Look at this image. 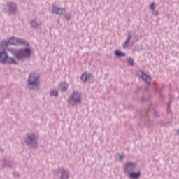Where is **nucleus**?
<instances>
[{
  "label": "nucleus",
  "mask_w": 179,
  "mask_h": 179,
  "mask_svg": "<svg viewBox=\"0 0 179 179\" xmlns=\"http://www.w3.org/2000/svg\"><path fill=\"white\" fill-rule=\"evenodd\" d=\"M20 45V44H23L25 47H29V43L25 42L22 39H17L15 38H10L8 42L3 41L0 45V62L5 64L8 62V64H16V62L13 58H8V55L5 50L8 48V45Z\"/></svg>",
  "instance_id": "1"
},
{
  "label": "nucleus",
  "mask_w": 179,
  "mask_h": 179,
  "mask_svg": "<svg viewBox=\"0 0 179 179\" xmlns=\"http://www.w3.org/2000/svg\"><path fill=\"white\" fill-rule=\"evenodd\" d=\"M31 54V50L30 48H24V49H20L15 52V56L17 58V59H21L23 61V59H25V58H29Z\"/></svg>",
  "instance_id": "2"
},
{
  "label": "nucleus",
  "mask_w": 179,
  "mask_h": 179,
  "mask_svg": "<svg viewBox=\"0 0 179 179\" xmlns=\"http://www.w3.org/2000/svg\"><path fill=\"white\" fill-rule=\"evenodd\" d=\"M27 82L29 86H37L38 85V74L31 73Z\"/></svg>",
  "instance_id": "3"
},
{
  "label": "nucleus",
  "mask_w": 179,
  "mask_h": 179,
  "mask_svg": "<svg viewBox=\"0 0 179 179\" xmlns=\"http://www.w3.org/2000/svg\"><path fill=\"white\" fill-rule=\"evenodd\" d=\"M80 100L81 94H79V92H73L71 97L69 100V103H70V104H75V103H79Z\"/></svg>",
  "instance_id": "4"
},
{
  "label": "nucleus",
  "mask_w": 179,
  "mask_h": 179,
  "mask_svg": "<svg viewBox=\"0 0 179 179\" xmlns=\"http://www.w3.org/2000/svg\"><path fill=\"white\" fill-rule=\"evenodd\" d=\"M138 75L141 76L143 79L147 82V83H150L152 79L151 77L149 75H147L146 73H144L143 71H138Z\"/></svg>",
  "instance_id": "5"
},
{
  "label": "nucleus",
  "mask_w": 179,
  "mask_h": 179,
  "mask_svg": "<svg viewBox=\"0 0 179 179\" xmlns=\"http://www.w3.org/2000/svg\"><path fill=\"white\" fill-rule=\"evenodd\" d=\"M26 142L28 145H34L36 144V137L32 135L27 138Z\"/></svg>",
  "instance_id": "6"
},
{
  "label": "nucleus",
  "mask_w": 179,
  "mask_h": 179,
  "mask_svg": "<svg viewBox=\"0 0 179 179\" xmlns=\"http://www.w3.org/2000/svg\"><path fill=\"white\" fill-rule=\"evenodd\" d=\"M135 166H136L135 164H132L131 162H129V164H127L125 169L127 172H129V171H133Z\"/></svg>",
  "instance_id": "7"
},
{
  "label": "nucleus",
  "mask_w": 179,
  "mask_h": 179,
  "mask_svg": "<svg viewBox=\"0 0 179 179\" xmlns=\"http://www.w3.org/2000/svg\"><path fill=\"white\" fill-rule=\"evenodd\" d=\"M53 12H55V13H57L59 15H61L62 13H64L65 12V9H60L57 6H54L53 7Z\"/></svg>",
  "instance_id": "8"
},
{
  "label": "nucleus",
  "mask_w": 179,
  "mask_h": 179,
  "mask_svg": "<svg viewBox=\"0 0 179 179\" xmlns=\"http://www.w3.org/2000/svg\"><path fill=\"white\" fill-rule=\"evenodd\" d=\"M140 176H141V172L129 173V177H130L131 179H138V178H139Z\"/></svg>",
  "instance_id": "9"
},
{
  "label": "nucleus",
  "mask_w": 179,
  "mask_h": 179,
  "mask_svg": "<svg viewBox=\"0 0 179 179\" xmlns=\"http://www.w3.org/2000/svg\"><path fill=\"white\" fill-rule=\"evenodd\" d=\"M68 87H69V85H67L66 82H62L59 85V87H60L61 90H62L63 92L66 90L68 89Z\"/></svg>",
  "instance_id": "10"
},
{
  "label": "nucleus",
  "mask_w": 179,
  "mask_h": 179,
  "mask_svg": "<svg viewBox=\"0 0 179 179\" xmlns=\"http://www.w3.org/2000/svg\"><path fill=\"white\" fill-rule=\"evenodd\" d=\"M91 75H87V73H83L81 76V80L83 82H86L89 78H90Z\"/></svg>",
  "instance_id": "11"
},
{
  "label": "nucleus",
  "mask_w": 179,
  "mask_h": 179,
  "mask_svg": "<svg viewBox=\"0 0 179 179\" xmlns=\"http://www.w3.org/2000/svg\"><path fill=\"white\" fill-rule=\"evenodd\" d=\"M69 178V174L66 171H62L61 179H67Z\"/></svg>",
  "instance_id": "12"
},
{
  "label": "nucleus",
  "mask_w": 179,
  "mask_h": 179,
  "mask_svg": "<svg viewBox=\"0 0 179 179\" xmlns=\"http://www.w3.org/2000/svg\"><path fill=\"white\" fill-rule=\"evenodd\" d=\"M115 55H118V56H122V55H125L124 52H122V51H120V50H115Z\"/></svg>",
  "instance_id": "13"
},
{
  "label": "nucleus",
  "mask_w": 179,
  "mask_h": 179,
  "mask_svg": "<svg viewBox=\"0 0 179 179\" xmlns=\"http://www.w3.org/2000/svg\"><path fill=\"white\" fill-rule=\"evenodd\" d=\"M131 36L130 35L128 36V38H127V40H126V41H125V43L124 44V47H126L129 44V41L131 40Z\"/></svg>",
  "instance_id": "14"
},
{
  "label": "nucleus",
  "mask_w": 179,
  "mask_h": 179,
  "mask_svg": "<svg viewBox=\"0 0 179 179\" xmlns=\"http://www.w3.org/2000/svg\"><path fill=\"white\" fill-rule=\"evenodd\" d=\"M50 94H52L53 96H58V90H52V92H50Z\"/></svg>",
  "instance_id": "15"
},
{
  "label": "nucleus",
  "mask_w": 179,
  "mask_h": 179,
  "mask_svg": "<svg viewBox=\"0 0 179 179\" xmlns=\"http://www.w3.org/2000/svg\"><path fill=\"white\" fill-rule=\"evenodd\" d=\"M31 26L32 27H34V28H36V27H37V22H36V21H32L31 22Z\"/></svg>",
  "instance_id": "16"
},
{
  "label": "nucleus",
  "mask_w": 179,
  "mask_h": 179,
  "mask_svg": "<svg viewBox=\"0 0 179 179\" xmlns=\"http://www.w3.org/2000/svg\"><path fill=\"white\" fill-rule=\"evenodd\" d=\"M128 62H129V64H131V65H133V64H134V59H133L132 58H129V59H128Z\"/></svg>",
  "instance_id": "17"
},
{
  "label": "nucleus",
  "mask_w": 179,
  "mask_h": 179,
  "mask_svg": "<svg viewBox=\"0 0 179 179\" xmlns=\"http://www.w3.org/2000/svg\"><path fill=\"white\" fill-rule=\"evenodd\" d=\"M155 3H151V5H150L151 9L154 10L155 9Z\"/></svg>",
  "instance_id": "18"
},
{
  "label": "nucleus",
  "mask_w": 179,
  "mask_h": 179,
  "mask_svg": "<svg viewBox=\"0 0 179 179\" xmlns=\"http://www.w3.org/2000/svg\"><path fill=\"white\" fill-rule=\"evenodd\" d=\"M123 157H124L123 155H120V159H123Z\"/></svg>",
  "instance_id": "19"
},
{
  "label": "nucleus",
  "mask_w": 179,
  "mask_h": 179,
  "mask_svg": "<svg viewBox=\"0 0 179 179\" xmlns=\"http://www.w3.org/2000/svg\"><path fill=\"white\" fill-rule=\"evenodd\" d=\"M154 15H157L158 12H153Z\"/></svg>",
  "instance_id": "20"
}]
</instances>
